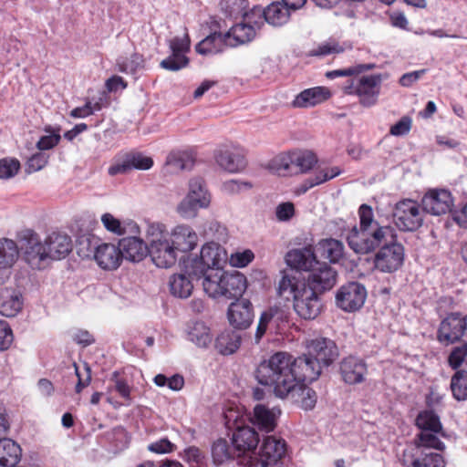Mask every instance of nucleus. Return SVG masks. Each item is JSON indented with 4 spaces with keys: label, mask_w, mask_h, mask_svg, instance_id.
<instances>
[{
    "label": "nucleus",
    "mask_w": 467,
    "mask_h": 467,
    "mask_svg": "<svg viewBox=\"0 0 467 467\" xmlns=\"http://www.w3.org/2000/svg\"><path fill=\"white\" fill-rule=\"evenodd\" d=\"M45 131L49 132L50 134L42 136L36 142V148L40 151L53 149L61 140V136L58 133L59 130H57V132H53L51 127H47L45 128Z\"/></svg>",
    "instance_id": "4d7b16f0"
},
{
    "label": "nucleus",
    "mask_w": 467,
    "mask_h": 467,
    "mask_svg": "<svg viewBox=\"0 0 467 467\" xmlns=\"http://www.w3.org/2000/svg\"><path fill=\"white\" fill-rule=\"evenodd\" d=\"M341 379L348 385L363 383L368 374L366 361L356 356H348L339 362Z\"/></svg>",
    "instance_id": "f3484780"
},
{
    "label": "nucleus",
    "mask_w": 467,
    "mask_h": 467,
    "mask_svg": "<svg viewBox=\"0 0 467 467\" xmlns=\"http://www.w3.org/2000/svg\"><path fill=\"white\" fill-rule=\"evenodd\" d=\"M224 419L226 428L233 430L231 441L237 457L254 452L260 441L255 429L249 425H240L238 416L232 410L225 412Z\"/></svg>",
    "instance_id": "39448f33"
},
{
    "label": "nucleus",
    "mask_w": 467,
    "mask_h": 467,
    "mask_svg": "<svg viewBox=\"0 0 467 467\" xmlns=\"http://www.w3.org/2000/svg\"><path fill=\"white\" fill-rule=\"evenodd\" d=\"M292 160H294V167L296 173L307 172L317 161L316 155L308 150L293 151Z\"/></svg>",
    "instance_id": "49530a36"
},
{
    "label": "nucleus",
    "mask_w": 467,
    "mask_h": 467,
    "mask_svg": "<svg viewBox=\"0 0 467 467\" xmlns=\"http://www.w3.org/2000/svg\"><path fill=\"white\" fill-rule=\"evenodd\" d=\"M101 223L105 229L114 234L122 235L125 234V226L113 214L106 213L101 215Z\"/></svg>",
    "instance_id": "13d9d810"
},
{
    "label": "nucleus",
    "mask_w": 467,
    "mask_h": 467,
    "mask_svg": "<svg viewBox=\"0 0 467 467\" xmlns=\"http://www.w3.org/2000/svg\"><path fill=\"white\" fill-rule=\"evenodd\" d=\"M422 210L431 215H442L451 212L453 198L445 189L429 190L421 199Z\"/></svg>",
    "instance_id": "2eb2a0df"
},
{
    "label": "nucleus",
    "mask_w": 467,
    "mask_h": 467,
    "mask_svg": "<svg viewBox=\"0 0 467 467\" xmlns=\"http://www.w3.org/2000/svg\"><path fill=\"white\" fill-rule=\"evenodd\" d=\"M379 248L374 257L375 269L388 274L398 271L405 258L403 245L394 239H389Z\"/></svg>",
    "instance_id": "6e6552de"
},
{
    "label": "nucleus",
    "mask_w": 467,
    "mask_h": 467,
    "mask_svg": "<svg viewBox=\"0 0 467 467\" xmlns=\"http://www.w3.org/2000/svg\"><path fill=\"white\" fill-rule=\"evenodd\" d=\"M48 161V155L44 152L33 154L26 161V170L28 172L38 171L43 169Z\"/></svg>",
    "instance_id": "774afa93"
},
{
    "label": "nucleus",
    "mask_w": 467,
    "mask_h": 467,
    "mask_svg": "<svg viewBox=\"0 0 467 467\" xmlns=\"http://www.w3.org/2000/svg\"><path fill=\"white\" fill-rule=\"evenodd\" d=\"M23 306L22 295L11 287L0 289V313L5 317H15Z\"/></svg>",
    "instance_id": "c756f323"
},
{
    "label": "nucleus",
    "mask_w": 467,
    "mask_h": 467,
    "mask_svg": "<svg viewBox=\"0 0 467 467\" xmlns=\"http://www.w3.org/2000/svg\"><path fill=\"white\" fill-rule=\"evenodd\" d=\"M415 423L420 431L441 432L442 430L440 418L433 410L420 411L416 418Z\"/></svg>",
    "instance_id": "79ce46f5"
},
{
    "label": "nucleus",
    "mask_w": 467,
    "mask_h": 467,
    "mask_svg": "<svg viewBox=\"0 0 467 467\" xmlns=\"http://www.w3.org/2000/svg\"><path fill=\"white\" fill-rule=\"evenodd\" d=\"M229 36L221 32H213L201 40L195 47L198 54L203 56L216 55L230 47L228 43Z\"/></svg>",
    "instance_id": "cd10ccee"
},
{
    "label": "nucleus",
    "mask_w": 467,
    "mask_h": 467,
    "mask_svg": "<svg viewBox=\"0 0 467 467\" xmlns=\"http://www.w3.org/2000/svg\"><path fill=\"white\" fill-rule=\"evenodd\" d=\"M189 64L185 55L171 54L161 62V67L169 71H178Z\"/></svg>",
    "instance_id": "6e6d98bb"
},
{
    "label": "nucleus",
    "mask_w": 467,
    "mask_h": 467,
    "mask_svg": "<svg viewBox=\"0 0 467 467\" xmlns=\"http://www.w3.org/2000/svg\"><path fill=\"white\" fill-rule=\"evenodd\" d=\"M20 169V163L16 159H2L0 161V179L14 177Z\"/></svg>",
    "instance_id": "e2e57ef3"
},
{
    "label": "nucleus",
    "mask_w": 467,
    "mask_h": 467,
    "mask_svg": "<svg viewBox=\"0 0 467 467\" xmlns=\"http://www.w3.org/2000/svg\"><path fill=\"white\" fill-rule=\"evenodd\" d=\"M119 246L121 258L131 262H140L148 254L149 243L136 236L125 237L119 240Z\"/></svg>",
    "instance_id": "393cba45"
},
{
    "label": "nucleus",
    "mask_w": 467,
    "mask_h": 467,
    "mask_svg": "<svg viewBox=\"0 0 467 467\" xmlns=\"http://www.w3.org/2000/svg\"><path fill=\"white\" fill-rule=\"evenodd\" d=\"M254 15H246L241 23L233 26L225 34L229 36L230 47H236L251 42L256 35V31L264 25L263 21L254 19Z\"/></svg>",
    "instance_id": "4468645a"
},
{
    "label": "nucleus",
    "mask_w": 467,
    "mask_h": 467,
    "mask_svg": "<svg viewBox=\"0 0 467 467\" xmlns=\"http://www.w3.org/2000/svg\"><path fill=\"white\" fill-rule=\"evenodd\" d=\"M213 156L218 166L230 173L239 172L246 166L244 150L233 143L219 146Z\"/></svg>",
    "instance_id": "9b49d317"
},
{
    "label": "nucleus",
    "mask_w": 467,
    "mask_h": 467,
    "mask_svg": "<svg viewBox=\"0 0 467 467\" xmlns=\"http://www.w3.org/2000/svg\"><path fill=\"white\" fill-rule=\"evenodd\" d=\"M48 259L61 260L72 251L70 236L60 232H53L46 238Z\"/></svg>",
    "instance_id": "b1692460"
},
{
    "label": "nucleus",
    "mask_w": 467,
    "mask_h": 467,
    "mask_svg": "<svg viewBox=\"0 0 467 467\" xmlns=\"http://www.w3.org/2000/svg\"><path fill=\"white\" fill-rule=\"evenodd\" d=\"M382 78L380 74L364 76L357 80L356 95L360 98V103L366 107L376 103L379 94Z\"/></svg>",
    "instance_id": "412c9836"
},
{
    "label": "nucleus",
    "mask_w": 467,
    "mask_h": 467,
    "mask_svg": "<svg viewBox=\"0 0 467 467\" xmlns=\"http://www.w3.org/2000/svg\"><path fill=\"white\" fill-rule=\"evenodd\" d=\"M241 336L235 331H223L215 339V348L222 355H231L240 347Z\"/></svg>",
    "instance_id": "4c0bfd02"
},
{
    "label": "nucleus",
    "mask_w": 467,
    "mask_h": 467,
    "mask_svg": "<svg viewBox=\"0 0 467 467\" xmlns=\"http://www.w3.org/2000/svg\"><path fill=\"white\" fill-rule=\"evenodd\" d=\"M190 37L185 34L182 37L175 36L168 41L171 54L185 55L190 50Z\"/></svg>",
    "instance_id": "bf43d9fd"
},
{
    "label": "nucleus",
    "mask_w": 467,
    "mask_h": 467,
    "mask_svg": "<svg viewBox=\"0 0 467 467\" xmlns=\"http://www.w3.org/2000/svg\"><path fill=\"white\" fill-rule=\"evenodd\" d=\"M338 356L336 343L327 337H316L306 342V353L297 357L303 359L309 368H315L313 381L317 379L324 367H328Z\"/></svg>",
    "instance_id": "20e7f679"
},
{
    "label": "nucleus",
    "mask_w": 467,
    "mask_h": 467,
    "mask_svg": "<svg viewBox=\"0 0 467 467\" xmlns=\"http://www.w3.org/2000/svg\"><path fill=\"white\" fill-rule=\"evenodd\" d=\"M236 455L234 448L230 447L225 439L216 440L212 446V457L215 464L220 465L234 459Z\"/></svg>",
    "instance_id": "a19ab883"
},
{
    "label": "nucleus",
    "mask_w": 467,
    "mask_h": 467,
    "mask_svg": "<svg viewBox=\"0 0 467 467\" xmlns=\"http://www.w3.org/2000/svg\"><path fill=\"white\" fill-rule=\"evenodd\" d=\"M285 262L290 267L306 272L311 271L316 265H318L312 245L289 251L285 255Z\"/></svg>",
    "instance_id": "5701e85b"
},
{
    "label": "nucleus",
    "mask_w": 467,
    "mask_h": 467,
    "mask_svg": "<svg viewBox=\"0 0 467 467\" xmlns=\"http://www.w3.org/2000/svg\"><path fill=\"white\" fill-rule=\"evenodd\" d=\"M18 238L26 262L32 268H44L49 261L46 240L42 242L39 235L31 229L22 230Z\"/></svg>",
    "instance_id": "423d86ee"
},
{
    "label": "nucleus",
    "mask_w": 467,
    "mask_h": 467,
    "mask_svg": "<svg viewBox=\"0 0 467 467\" xmlns=\"http://www.w3.org/2000/svg\"><path fill=\"white\" fill-rule=\"evenodd\" d=\"M286 443L285 440L275 436L264 438L260 448L256 467H283L282 458L285 456Z\"/></svg>",
    "instance_id": "f8f14e48"
},
{
    "label": "nucleus",
    "mask_w": 467,
    "mask_h": 467,
    "mask_svg": "<svg viewBox=\"0 0 467 467\" xmlns=\"http://www.w3.org/2000/svg\"><path fill=\"white\" fill-rule=\"evenodd\" d=\"M167 163L175 170H191L194 165V158L189 151H179L170 154Z\"/></svg>",
    "instance_id": "8fccbe9b"
},
{
    "label": "nucleus",
    "mask_w": 467,
    "mask_h": 467,
    "mask_svg": "<svg viewBox=\"0 0 467 467\" xmlns=\"http://www.w3.org/2000/svg\"><path fill=\"white\" fill-rule=\"evenodd\" d=\"M18 257V248L11 239H0V267L11 266Z\"/></svg>",
    "instance_id": "a18cd8bd"
},
{
    "label": "nucleus",
    "mask_w": 467,
    "mask_h": 467,
    "mask_svg": "<svg viewBox=\"0 0 467 467\" xmlns=\"http://www.w3.org/2000/svg\"><path fill=\"white\" fill-rule=\"evenodd\" d=\"M274 166L276 171L281 175L296 174L292 152L281 154L274 160Z\"/></svg>",
    "instance_id": "603ef678"
},
{
    "label": "nucleus",
    "mask_w": 467,
    "mask_h": 467,
    "mask_svg": "<svg viewBox=\"0 0 467 467\" xmlns=\"http://www.w3.org/2000/svg\"><path fill=\"white\" fill-rule=\"evenodd\" d=\"M463 337H467V315L451 313L440 323L437 339L441 344L452 345Z\"/></svg>",
    "instance_id": "1a4fd4ad"
},
{
    "label": "nucleus",
    "mask_w": 467,
    "mask_h": 467,
    "mask_svg": "<svg viewBox=\"0 0 467 467\" xmlns=\"http://www.w3.org/2000/svg\"><path fill=\"white\" fill-rule=\"evenodd\" d=\"M220 7L222 12L231 18H237L239 16L244 18L246 15H252V11L250 13L246 12L248 7L247 0H221Z\"/></svg>",
    "instance_id": "c03bdc74"
},
{
    "label": "nucleus",
    "mask_w": 467,
    "mask_h": 467,
    "mask_svg": "<svg viewBox=\"0 0 467 467\" xmlns=\"http://www.w3.org/2000/svg\"><path fill=\"white\" fill-rule=\"evenodd\" d=\"M448 364L452 369H458L467 364V342L453 347L448 357Z\"/></svg>",
    "instance_id": "3c124183"
},
{
    "label": "nucleus",
    "mask_w": 467,
    "mask_h": 467,
    "mask_svg": "<svg viewBox=\"0 0 467 467\" xmlns=\"http://www.w3.org/2000/svg\"><path fill=\"white\" fill-rule=\"evenodd\" d=\"M169 286L171 294L180 298L189 297L193 289L192 281L183 274L171 275L169 281Z\"/></svg>",
    "instance_id": "58836bf2"
},
{
    "label": "nucleus",
    "mask_w": 467,
    "mask_h": 467,
    "mask_svg": "<svg viewBox=\"0 0 467 467\" xmlns=\"http://www.w3.org/2000/svg\"><path fill=\"white\" fill-rule=\"evenodd\" d=\"M251 188L252 184L250 182L239 180H228L222 184V191L230 195L239 193Z\"/></svg>",
    "instance_id": "338daca9"
},
{
    "label": "nucleus",
    "mask_w": 467,
    "mask_h": 467,
    "mask_svg": "<svg viewBox=\"0 0 467 467\" xmlns=\"http://www.w3.org/2000/svg\"><path fill=\"white\" fill-rule=\"evenodd\" d=\"M367 298V289L358 282H348L339 287L336 294V305L345 312L360 309Z\"/></svg>",
    "instance_id": "9d476101"
},
{
    "label": "nucleus",
    "mask_w": 467,
    "mask_h": 467,
    "mask_svg": "<svg viewBox=\"0 0 467 467\" xmlns=\"http://www.w3.org/2000/svg\"><path fill=\"white\" fill-rule=\"evenodd\" d=\"M130 163V170H149L153 165V161L150 157L145 156L141 153H132L126 156Z\"/></svg>",
    "instance_id": "680f3d73"
},
{
    "label": "nucleus",
    "mask_w": 467,
    "mask_h": 467,
    "mask_svg": "<svg viewBox=\"0 0 467 467\" xmlns=\"http://www.w3.org/2000/svg\"><path fill=\"white\" fill-rule=\"evenodd\" d=\"M451 389L457 400H467V372L458 370L451 378Z\"/></svg>",
    "instance_id": "09e8293b"
},
{
    "label": "nucleus",
    "mask_w": 467,
    "mask_h": 467,
    "mask_svg": "<svg viewBox=\"0 0 467 467\" xmlns=\"http://www.w3.org/2000/svg\"><path fill=\"white\" fill-rule=\"evenodd\" d=\"M289 8L281 2H273L265 9L254 7L252 9L257 21L267 22L274 26H280L285 24L290 16Z\"/></svg>",
    "instance_id": "4be33fe9"
},
{
    "label": "nucleus",
    "mask_w": 467,
    "mask_h": 467,
    "mask_svg": "<svg viewBox=\"0 0 467 467\" xmlns=\"http://www.w3.org/2000/svg\"><path fill=\"white\" fill-rule=\"evenodd\" d=\"M154 383L159 387L168 386L171 390L178 391L184 386V379L179 374L167 378L163 374H158L153 379Z\"/></svg>",
    "instance_id": "864d4df0"
},
{
    "label": "nucleus",
    "mask_w": 467,
    "mask_h": 467,
    "mask_svg": "<svg viewBox=\"0 0 467 467\" xmlns=\"http://www.w3.org/2000/svg\"><path fill=\"white\" fill-rule=\"evenodd\" d=\"M225 273L222 267H213L208 271V275L202 280V286L204 292L210 297H221L223 277H224Z\"/></svg>",
    "instance_id": "e433bc0d"
},
{
    "label": "nucleus",
    "mask_w": 467,
    "mask_h": 467,
    "mask_svg": "<svg viewBox=\"0 0 467 467\" xmlns=\"http://www.w3.org/2000/svg\"><path fill=\"white\" fill-rule=\"evenodd\" d=\"M194 191L182 200L177 206V213L184 219H192L197 215L200 209L207 208L209 206V200L207 197L193 199Z\"/></svg>",
    "instance_id": "72a5a7b5"
},
{
    "label": "nucleus",
    "mask_w": 467,
    "mask_h": 467,
    "mask_svg": "<svg viewBox=\"0 0 467 467\" xmlns=\"http://www.w3.org/2000/svg\"><path fill=\"white\" fill-rule=\"evenodd\" d=\"M230 324L237 329H245L254 318L253 305L248 299H237L233 302L227 311Z\"/></svg>",
    "instance_id": "6ab92c4d"
},
{
    "label": "nucleus",
    "mask_w": 467,
    "mask_h": 467,
    "mask_svg": "<svg viewBox=\"0 0 467 467\" xmlns=\"http://www.w3.org/2000/svg\"><path fill=\"white\" fill-rule=\"evenodd\" d=\"M225 250L216 242H209L202 245L200 257L209 267H221L226 260Z\"/></svg>",
    "instance_id": "c9c22d12"
},
{
    "label": "nucleus",
    "mask_w": 467,
    "mask_h": 467,
    "mask_svg": "<svg viewBox=\"0 0 467 467\" xmlns=\"http://www.w3.org/2000/svg\"><path fill=\"white\" fill-rule=\"evenodd\" d=\"M170 239L177 252L188 253L192 251L198 244V234L188 224H178L169 232Z\"/></svg>",
    "instance_id": "aec40b11"
},
{
    "label": "nucleus",
    "mask_w": 467,
    "mask_h": 467,
    "mask_svg": "<svg viewBox=\"0 0 467 467\" xmlns=\"http://www.w3.org/2000/svg\"><path fill=\"white\" fill-rule=\"evenodd\" d=\"M188 275L192 278L195 279H204L206 275H208V271H210L213 267H209L202 262V258L195 257L193 258L190 265L186 266Z\"/></svg>",
    "instance_id": "5fc2aeb1"
},
{
    "label": "nucleus",
    "mask_w": 467,
    "mask_h": 467,
    "mask_svg": "<svg viewBox=\"0 0 467 467\" xmlns=\"http://www.w3.org/2000/svg\"><path fill=\"white\" fill-rule=\"evenodd\" d=\"M317 250L321 258L335 264L343 257L344 244L337 239H323L318 242Z\"/></svg>",
    "instance_id": "f704fd0d"
},
{
    "label": "nucleus",
    "mask_w": 467,
    "mask_h": 467,
    "mask_svg": "<svg viewBox=\"0 0 467 467\" xmlns=\"http://www.w3.org/2000/svg\"><path fill=\"white\" fill-rule=\"evenodd\" d=\"M344 51V48L335 41H328L320 44L317 48L313 49L310 54L315 57L327 56L330 54H338Z\"/></svg>",
    "instance_id": "69168bd1"
},
{
    "label": "nucleus",
    "mask_w": 467,
    "mask_h": 467,
    "mask_svg": "<svg viewBox=\"0 0 467 467\" xmlns=\"http://www.w3.org/2000/svg\"><path fill=\"white\" fill-rule=\"evenodd\" d=\"M438 432H431L426 431H421L418 435L415 441L416 448L412 451L414 452L420 451H428L430 449H435L438 451H444L445 444L438 438Z\"/></svg>",
    "instance_id": "ea45409f"
},
{
    "label": "nucleus",
    "mask_w": 467,
    "mask_h": 467,
    "mask_svg": "<svg viewBox=\"0 0 467 467\" xmlns=\"http://www.w3.org/2000/svg\"><path fill=\"white\" fill-rule=\"evenodd\" d=\"M146 237L149 243L148 254L160 268H170L177 262V251L170 239L169 232L162 223L148 225Z\"/></svg>",
    "instance_id": "7ed1b4c3"
},
{
    "label": "nucleus",
    "mask_w": 467,
    "mask_h": 467,
    "mask_svg": "<svg viewBox=\"0 0 467 467\" xmlns=\"http://www.w3.org/2000/svg\"><path fill=\"white\" fill-rule=\"evenodd\" d=\"M84 244L90 248V254H93L94 259L102 269L115 270L120 265L122 258L119 244L102 243L91 247L89 239L79 242V246Z\"/></svg>",
    "instance_id": "ddd939ff"
},
{
    "label": "nucleus",
    "mask_w": 467,
    "mask_h": 467,
    "mask_svg": "<svg viewBox=\"0 0 467 467\" xmlns=\"http://www.w3.org/2000/svg\"><path fill=\"white\" fill-rule=\"evenodd\" d=\"M331 97V92L325 87H315L301 91L293 100L296 108H310L323 103Z\"/></svg>",
    "instance_id": "c85d7f7f"
},
{
    "label": "nucleus",
    "mask_w": 467,
    "mask_h": 467,
    "mask_svg": "<svg viewBox=\"0 0 467 467\" xmlns=\"http://www.w3.org/2000/svg\"><path fill=\"white\" fill-rule=\"evenodd\" d=\"M246 289V278L239 273H225L223 277V287L221 297L233 298L241 296Z\"/></svg>",
    "instance_id": "7c9ffc66"
},
{
    "label": "nucleus",
    "mask_w": 467,
    "mask_h": 467,
    "mask_svg": "<svg viewBox=\"0 0 467 467\" xmlns=\"http://www.w3.org/2000/svg\"><path fill=\"white\" fill-rule=\"evenodd\" d=\"M315 373V368H309L303 359L280 351L259 364L255 378L259 384L273 388L275 396L284 399L299 384L312 382Z\"/></svg>",
    "instance_id": "f257e3e1"
},
{
    "label": "nucleus",
    "mask_w": 467,
    "mask_h": 467,
    "mask_svg": "<svg viewBox=\"0 0 467 467\" xmlns=\"http://www.w3.org/2000/svg\"><path fill=\"white\" fill-rule=\"evenodd\" d=\"M402 462L407 467H445V462L440 453L424 451H404Z\"/></svg>",
    "instance_id": "a878e982"
},
{
    "label": "nucleus",
    "mask_w": 467,
    "mask_h": 467,
    "mask_svg": "<svg viewBox=\"0 0 467 467\" xmlns=\"http://www.w3.org/2000/svg\"><path fill=\"white\" fill-rule=\"evenodd\" d=\"M303 285H306L302 283L296 276L282 272V276L277 284V295L285 300H296L297 296L301 294V288Z\"/></svg>",
    "instance_id": "2f4dec72"
},
{
    "label": "nucleus",
    "mask_w": 467,
    "mask_h": 467,
    "mask_svg": "<svg viewBox=\"0 0 467 467\" xmlns=\"http://www.w3.org/2000/svg\"><path fill=\"white\" fill-rule=\"evenodd\" d=\"M317 267L310 271L307 277L306 288H311L316 293H323L330 290L337 283V271L326 263H319Z\"/></svg>",
    "instance_id": "a211bd4d"
},
{
    "label": "nucleus",
    "mask_w": 467,
    "mask_h": 467,
    "mask_svg": "<svg viewBox=\"0 0 467 467\" xmlns=\"http://www.w3.org/2000/svg\"><path fill=\"white\" fill-rule=\"evenodd\" d=\"M280 414L281 410L278 407L269 408L265 404H257L254 408L252 421L261 431L270 432L276 427Z\"/></svg>",
    "instance_id": "bb28decb"
},
{
    "label": "nucleus",
    "mask_w": 467,
    "mask_h": 467,
    "mask_svg": "<svg viewBox=\"0 0 467 467\" xmlns=\"http://www.w3.org/2000/svg\"><path fill=\"white\" fill-rule=\"evenodd\" d=\"M393 219L400 231L413 232L422 225L423 213L416 201L403 199L395 204Z\"/></svg>",
    "instance_id": "0eeeda50"
},
{
    "label": "nucleus",
    "mask_w": 467,
    "mask_h": 467,
    "mask_svg": "<svg viewBox=\"0 0 467 467\" xmlns=\"http://www.w3.org/2000/svg\"><path fill=\"white\" fill-rule=\"evenodd\" d=\"M194 191L193 199L202 198V196L207 197L209 203L211 202V195L208 192L204 180L202 177H194L189 182V192Z\"/></svg>",
    "instance_id": "0e129e2a"
},
{
    "label": "nucleus",
    "mask_w": 467,
    "mask_h": 467,
    "mask_svg": "<svg viewBox=\"0 0 467 467\" xmlns=\"http://www.w3.org/2000/svg\"><path fill=\"white\" fill-rule=\"evenodd\" d=\"M188 339L200 348H206L212 342L210 328L202 322H196L188 331Z\"/></svg>",
    "instance_id": "37998d69"
},
{
    "label": "nucleus",
    "mask_w": 467,
    "mask_h": 467,
    "mask_svg": "<svg viewBox=\"0 0 467 467\" xmlns=\"http://www.w3.org/2000/svg\"><path fill=\"white\" fill-rule=\"evenodd\" d=\"M296 313L306 320L315 319L321 312L322 302L316 291L303 285L301 294L294 301Z\"/></svg>",
    "instance_id": "dca6fc26"
},
{
    "label": "nucleus",
    "mask_w": 467,
    "mask_h": 467,
    "mask_svg": "<svg viewBox=\"0 0 467 467\" xmlns=\"http://www.w3.org/2000/svg\"><path fill=\"white\" fill-rule=\"evenodd\" d=\"M342 170L337 166L318 168L313 176L317 185H320L327 181L340 175Z\"/></svg>",
    "instance_id": "052dcab7"
},
{
    "label": "nucleus",
    "mask_w": 467,
    "mask_h": 467,
    "mask_svg": "<svg viewBox=\"0 0 467 467\" xmlns=\"http://www.w3.org/2000/svg\"><path fill=\"white\" fill-rule=\"evenodd\" d=\"M358 224L354 225L346 236L349 248L356 254L374 252L389 239H395L394 229L375 218L370 205L363 203L358 209Z\"/></svg>",
    "instance_id": "f03ea898"
},
{
    "label": "nucleus",
    "mask_w": 467,
    "mask_h": 467,
    "mask_svg": "<svg viewBox=\"0 0 467 467\" xmlns=\"http://www.w3.org/2000/svg\"><path fill=\"white\" fill-rule=\"evenodd\" d=\"M116 67L121 73L135 74L139 69L144 67V59L141 55L134 53L130 58H118Z\"/></svg>",
    "instance_id": "de8ad7c7"
},
{
    "label": "nucleus",
    "mask_w": 467,
    "mask_h": 467,
    "mask_svg": "<svg viewBox=\"0 0 467 467\" xmlns=\"http://www.w3.org/2000/svg\"><path fill=\"white\" fill-rule=\"evenodd\" d=\"M22 450L11 439H0V466L15 467L20 461Z\"/></svg>",
    "instance_id": "473e14b6"
}]
</instances>
